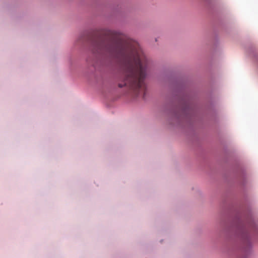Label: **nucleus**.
Returning a JSON list of instances; mask_svg holds the SVG:
<instances>
[{
	"label": "nucleus",
	"mask_w": 258,
	"mask_h": 258,
	"mask_svg": "<svg viewBox=\"0 0 258 258\" xmlns=\"http://www.w3.org/2000/svg\"><path fill=\"white\" fill-rule=\"evenodd\" d=\"M109 40L98 39L93 42L95 53H106L120 63L122 80L118 87L127 86L136 96L144 97L146 87L144 80L150 62L139 43L122 34L108 31Z\"/></svg>",
	"instance_id": "1"
}]
</instances>
